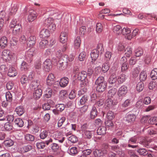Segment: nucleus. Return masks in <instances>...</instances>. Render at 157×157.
<instances>
[{
  "instance_id": "obj_1",
  "label": "nucleus",
  "mask_w": 157,
  "mask_h": 157,
  "mask_svg": "<svg viewBox=\"0 0 157 157\" xmlns=\"http://www.w3.org/2000/svg\"><path fill=\"white\" fill-rule=\"evenodd\" d=\"M10 26L13 28L12 33L14 35L19 34L22 29V27L20 23H17L16 20H13L11 22Z\"/></svg>"
},
{
  "instance_id": "obj_2",
  "label": "nucleus",
  "mask_w": 157,
  "mask_h": 157,
  "mask_svg": "<svg viewBox=\"0 0 157 157\" xmlns=\"http://www.w3.org/2000/svg\"><path fill=\"white\" fill-rule=\"evenodd\" d=\"M87 76L86 72L84 71L79 72L78 75V78L81 81V85L82 87L84 86L88 83V81L86 79Z\"/></svg>"
},
{
  "instance_id": "obj_3",
  "label": "nucleus",
  "mask_w": 157,
  "mask_h": 157,
  "mask_svg": "<svg viewBox=\"0 0 157 157\" xmlns=\"http://www.w3.org/2000/svg\"><path fill=\"white\" fill-rule=\"evenodd\" d=\"M35 54V50L34 48H31L28 50L26 52V58L29 63L32 61L33 56Z\"/></svg>"
},
{
  "instance_id": "obj_4",
  "label": "nucleus",
  "mask_w": 157,
  "mask_h": 157,
  "mask_svg": "<svg viewBox=\"0 0 157 157\" xmlns=\"http://www.w3.org/2000/svg\"><path fill=\"white\" fill-rule=\"evenodd\" d=\"M56 78L52 73L49 74L47 76L46 79V84L49 86H52L55 81Z\"/></svg>"
},
{
  "instance_id": "obj_5",
  "label": "nucleus",
  "mask_w": 157,
  "mask_h": 157,
  "mask_svg": "<svg viewBox=\"0 0 157 157\" xmlns=\"http://www.w3.org/2000/svg\"><path fill=\"white\" fill-rule=\"evenodd\" d=\"M12 56L11 52L9 50L5 49L2 52V58L4 60H9Z\"/></svg>"
},
{
  "instance_id": "obj_6",
  "label": "nucleus",
  "mask_w": 157,
  "mask_h": 157,
  "mask_svg": "<svg viewBox=\"0 0 157 157\" xmlns=\"http://www.w3.org/2000/svg\"><path fill=\"white\" fill-rule=\"evenodd\" d=\"M121 33L125 36V37L128 40H130L132 38L131 33V30L128 28H124L122 29Z\"/></svg>"
},
{
  "instance_id": "obj_7",
  "label": "nucleus",
  "mask_w": 157,
  "mask_h": 157,
  "mask_svg": "<svg viewBox=\"0 0 157 157\" xmlns=\"http://www.w3.org/2000/svg\"><path fill=\"white\" fill-rule=\"evenodd\" d=\"M127 91V87L124 85L122 86L119 89L118 95L119 97H123L126 94Z\"/></svg>"
},
{
  "instance_id": "obj_8",
  "label": "nucleus",
  "mask_w": 157,
  "mask_h": 157,
  "mask_svg": "<svg viewBox=\"0 0 157 157\" xmlns=\"http://www.w3.org/2000/svg\"><path fill=\"white\" fill-rule=\"evenodd\" d=\"M31 81L30 87L32 89L35 90L36 89L40 88L41 86L37 79H34Z\"/></svg>"
},
{
  "instance_id": "obj_9",
  "label": "nucleus",
  "mask_w": 157,
  "mask_h": 157,
  "mask_svg": "<svg viewBox=\"0 0 157 157\" xmlns=\"http://www.w3.org/2000/svg\"><path fill=\"white\" fill-rule=\"evenodd\" d=\"M49 135V132L48 130L42 129L40 130L39 137L40 139L44 140Z\"/></svg>"
},
{
  "instance_id": "obj_10",
  "label": "nucleus",
  "mask_w": 157,
  "mask_h": 157,
  "mask_svg": "<svg viewBox=\"0 0 157 157\" xmlns=\"http://www.w3.org/2000/svg\"><path fill=\"white\" fill-rule=\"evenodd\" d=\"M125 118L126 121L128 122H133L135 120L136 116L134 114L128 112L126 114Z\"/></svg>"
},
{
  "instance_id": "obj_11",
  "label": "nucleus",
  "mask_w": 157,
  "mask_h": 157,
  "mask_svg": "<svg viewBox=\"0 0 157 157\" xmlns=\"http://www.w3.org/2000/svg\"><path fill=\"white\" fill-rule=\"evenodd\" d=\"M131 105V100L127 99L125 100L123 103L120 105V108L121 109L122 111H124L126 109H125V108Z\"/></svg>"
},
{
  "instance_id": "obj_12",
  "label": "nucleus",
  "mask_w": 157,
  "mask_h": 157,
  "mask_svg": "<svg viewBox=\"0 0 157 157\" xmlns=\"http://www.w3.org/2000/svg\"><path fill=\"white\" fill-rule=\"evenodd\" d=\"M36 37L35 36H31L28 39L27 45L29 47H32L34 46L36 43Z\"/></svg>"
},
{
  "instance_id": "obj_13",
  "label": "nucleus",
  "mask_w": 157,
  "mask_h": 157,
  "mask_svg": "<svg viewBox=\"0 0 157 157\" xmlns=\"http://www.w3.org/2000/svg\"><path fill=\"white\" fill-rule=\"evenodd\" d=\"M150 140L149 139L144 138L140 141V143L147 148H150L151 145L150 144Z\"/></svg>"
},
{
  "instance_id": "obj_14",
  "label": "nucleus",
  "mask_w": 157,
  "mask_h": 157,
  "mask_svg": "<svg viewBox=\"0 0 157 157\" xmlns=\"http://www.w3.org/2000/svg\"><path fill=\"white\" fill-rule=\"evenodd\" d=\"M29 13V14L28 17V20L29 22H31L36 19V12L33 10H30Z\"/></svg>"
},
{
  "instance_id": "obj_15",
  "label": "nucleus",
  "mask_w": 157,
  "mask_h": 157,
  "mask_svg": "<svg viewBox=\"0 0 157 157\" xmlns=\"http://www.w3.org/2000/svg\"><path fill=\"white\" fill-rule=\"evenodd\" d=\"M52 63L50 59H47L44 62L43 65L45 71H48L52 68Z\"/></svg>"
},
{
  "instance_id": "obj_16",
  "label": "nucleus",
  "mask_w": 157,
  "mask_h": 157,
  "mask_svg": "<svg viewBox=\"0 0 157 157\" xmlns=\"http://www.w3.org/2000/svg\"><path fill=\"white\" fill-rule=\"evenodd\" d=\"M59 40L61 43L65 44L67 40V33L66 32H62L60 36Z\"/></svg>"
},
{
  "instance_id": "obj_17",
  "label": "nucleus",
  "mask_w": 157,
  "mask_h": 157,
  "mask_svg": "<svg viewBox=\"0 0 157 157\" xmlns=\"http://www.w3.org/2000/svg\"><path fill=\"white\" fill-rule=\"evenodd\" d=\"M69 81V78L67 77H63L60 79L59 84L61 87H64L68 84Z\"/></svg>"
},
{
  "instance_id": "obj_18",
  "label": "nucleus",
  "mask_w": 157,
  "mask_h": 157,
  "mask_svg": "<svg viewBox=\"0 0 157 157\" xmlns=\"http://www.w3.org/2000/svg\"><path fill=\"white\" fill-rule=\"evenodd\" d=\"M99 52L97 50V49H94L92 50L90 53V56L93 61H95L98 58Z\"/></svg>"
},
{
  "instance_id": "obj_19",
  "label": "nucleus",
  "mask_w": 157,
  "mask_h": 157,
  "mask_svg": "<svg viewBox=\"0 0 157 157\" xmlns=\"http://www.w3.org/2000/svg\"><path fill=\"white\" fill-rule=\"evenodd\" d=\"M32 146L27 145L20 147L19 150L20 153H23L30 151L32 149Z\"/></svg>"
},
{
  "instance_id": "obj_20",
  "label": "nucleus",
  "mask_w": 157,
  "mask_h": 157,
  "mask_svg": "<svg viewBox=\"0 0 157 157\" xmlns=\"http://www.w3.org/2000/svg\"><path fill=\"white\" fill-rule=\"evenodd\" d=\"M50 36V33L48 30L46 29H42L40 32V36L41 38H45Z\"/></svg>"
},
{
  "instance_id": "obj_21",
  "label": "nucleus",
  "mask_w": 157,
  "mask_h": 157,
  "mask_svg": "<svg viewBox=\"0 0 157 157\" xmlns=\"http://www.w3.org/2000/svg\"><path fill=\"white\" fill-rule=\"evenodd\" d=\"M52 91L51 88L48 87L46 88V90L44 91L45 94L43 95V97L45 98H50L52 96Z\"/></svg>"
},
{
  "instance_id": "obj_22",
  "label": "nucleus",
  "mask_w": 157,
  "mask_h": 157,
  "mask_svg": "<svg viewBox=\"0 0 157 157\" xmlns=\"http://www.w3.org/2000/svg\"><path fill=\"white\" fill-rule=\"evenodd\" d=\"M17 73L16 69L13 67L9 68L8 70V75L10 77H13L17 75Z\"/></svg>"
},
{
  "instance_id": "obj_23",
  "label": "nucleus",
  "mask_w": 157,
  "mask_h": 157,
  "mask_svg": "<svg viewBox=\"0 0 157 157\" xmlns=\"http://www.w3.org/2000/svg\"><path fill=\"white\" fill-rule=\"evenodd\" d=\"M42 91L40 88L36 89L33 93V95L34 98L38 99L41 96Z\"/></svg>"
},
{
  "instance_id": "obj_24",
  "label": "nucleus",
  "mask_w": 157,
  "mask_h": 157,
  "mask_svg": "<svg viewBox=\"0 0 157 157\" xmlns=\"http://www.w3.org/2000/svg\"><path fill=\"white\" fill-rule=\"evenodd\" d=\"M8 44L7 38L3 36L0 39V46L2 48H4L7 46Z\"/></svg>"
},
{
  "instance_id": "obj_25",
  "label": "nucleus",
  "mask_w": 157,
  "mask_h": 157,
  "mask_svg": "<svg viewBox=\"0 0 157 157\" xmlns=\"http://www.w3.org/2000/svg\"><path fill=\"white\" fill-rule=\"evenodd\" d=\"M98 112L96 106H93L90 112V117L91 119H94L97 116Z\"/></svg>"
},
{
  "instance_id": "obj_26",
  "label": "nucleus",
  "mask_w": 157,
  "mask_h": 157,
  "mask_svg": "<svg viewBox=\"0 0 157 157\" xmlns=\"http://www.w3.org/2000/svg\"><path fill=\"white\" fill-rule=\"evenodd\" d=\"M105 105L109 108H111L113 106L116 105V103L113 102L112 99L111 98H108L105 101Z\"/></svg>"
},
{
  "instance_id": "obj_27",
  "label": "nucleus",
  "mask_w": 157,
  "mask_h": 157,
  "mask_svg": "<svg viewBox=\"0 0 157 157\" xmlns=\"http://www.w3.org/2000/svg\"><path fill=\"white\" fill-rule=\"evenodd\" d=\"M14 124L16 126L19 127H22L24 125V122L22 119L18 118L15 120Z\"/></svg>"
},
{
  "instance_id": "obj_28",
  "label": "nucleus",
  "mask_w": 157,
  "mask_h": 157,
  "mask_svg": "<svg viewBox=\"0 0 157 157\" xmlns=\"http://www.w3.org/2000/svg\"><path fill=\"white\" fill-rule=\"evenodd\" d=\"M25 111L24 108L22 106H18L15 109V111L19 116L22 115L25 112Z\"/></svg>"
},
{
  "instance_id": "obj_29",
  "label": "nucleus",
  "mask_w": 157,
  "mask_h": 157,
  "mask_svg": "<svg viewBox=\"0 0 157 157\" xmlns=\"http://www.w3.org/2000/svg\"><path fill=\"white\" fill-rule=\"evenodd\" d=\"M107 83H103L100 85H97L96 90L99 92L104 91L106 88Z\"/></svg>"
},
{
  "instance_id": "obj_30",
  "label": "nucleus",
  "mask_w": 157,
  "mask_h": 157,
  "mask_svg": "<svg viewBox=\"0 0 157 157\" xmlns=\"http://www.w3.org/2000/svg\"><path fill=\"white\" fill-rule=\"evenodd\" d=\"M106 128L104 126L99 127L97 130V133L98 135H102L106 133Z\"/></svg>"
},
{
  "instance_id": "obj_31",
  "label": "nucleus",
  "mask_w": 157,
  "mask_h": 157,
  "mask_svg": "<svg viewBox=\"0 0 157 157\" xmlns=\"http://www.w3.org/2000/svg\"><path fill=\"white\" fill-rule=\"evenodd\" d=\"M122 28L121 26L119 25L114 26L113 28V32L116 34L118 35L121 34Z\"/></svg>"
},
{
  "instance_id": "obj_32",
  "label": "nucleus",
  "mask_w": 157,
  "mask_h": 157,
  "mask_svg": "<svg viewBox=\"0 0 157 157\" xmlns=\"http://www.w3.org/2000/svg\"><path fill=\"white\" fill-rule=\"evenodd\" d=\"M81 42V39L79 36H77L75 38L74 43L75 48L78 49L80 47Z\"/></svg>"
},
{
  "instance_id": "obj_33",
  "label": "nucleus",
  "mask_w": 157,
  "mask_h": 157,
  "mask_svg": "<svg viewBox=\"0 0 157 157\" xmlns=\"http://www.w3.org/2000/svg\"><path fill=\"white\" fill-rule=\"evenodd\" d=\"M8 70L7 68L5 65H2L0 66V73L3 76L6 75Z\"/></svg>"
},
{
  "instance_id": "obj_34",
  "label": "nucleus",
  "mask_w": 157,
  "mask_h": 157,
  "mask_svg": "<svg viewBox=\"0 0 157 157\" xmlns=\"http://www.w3.org/2000/svg\"><path fill=\"white\" fill-rule=\"evenodd\" d=\"M95 84L97 85H100L103 83H107L106 81H105L103 77H99L96 80L95 82Z\"/></svg>"
},
{
  "instance_id": "obj_35",
  "label": "nucleus",
  "mask_w": 157,
  "mask_h": 157,
  "mask_svg": "<svg viewBox=\"0 0 157 157\" xmlns=\"http://www.w3.org/2000/svg\"><path fill=\"white\" fill-rule=\"evenodd\" d=\"M25 138L26 140L29 142L33 141L35 140V136L29 134H26L25 136Z\"/></svg>"
},
{
  "instance_id": "obj_36",
  "label": "nucleus",
  "mask_w": 157,
  "mask_h": 157,
  "mask_svg": "<svg viewBox=\"0 0 157 157\" xmlns=\"http://www.w3.org/2000/svg\"><path fill=\"white\" fill-rule=\"evenodd\" d=\"M127 78V77L125 74H122L118 76L117 79L119 83H121L124 82Z\"/></svg>"
},
{
  "instance_id": "obj_37",
  "label": "nucleus",
  "mask_w": 157,
  "mask_h": 157,
  "mask_svg": "<svg viewBox=\"0 0 157 157\" xmlns=\"http://www.w3.org/2000/svg\"><path fill=\"white\" fill-rule=\"evenodd\" d=\"M68 56L66 55H62L59 58V60L65 63V65L67 66L68 62Z\"/></svg>"
},
{
  "instance_id": "obj_38",
  "label": "nucleus",
  "mask_w": 157,
  "mask_h": 157,
  "mask_svg": "<svg viewBox=\"0 0 157 157\" xmlns=\"http://www.w3.org/2000/svg\"><path fill=\"white\" fill-rule=\"evenodd\" d=\"M93 134V131H86L84 132V137L85 138L90 139L91 138Z\"/></svg>"
},
{
  "instance_id": "obj_39",
  "label": "nucleus",
  "mask_w": 157,
  "mask_h": 157,
  "mask_svg": "<svg viewBox=\"0 0 157 157\" xmlns=\"http://www.w3.org/2000/svg\"><path fill=\"white\" fill-rule=\"evenodd\" d=\"M150 76L153 80L157 79V68L153 69L150 74Z\"/></svg>"
},
{
  "instance_id": "obj_40",
  "label": "nucleus",
  "mask_w": 157,
  "mask_h": 157,
  "mask_svg": "<svg viewBox=\"0 0 157 157\" xmlns=\"http://www.w3.org/2000/svg\"><path fill=\"white\" fill-rule=\"evenodd\" d=\"M88 106L85 105H83L79 109V114L81 115H82L85 114L87 111L88 109Z\"/></svg>"
},
{
  "instance_id": "obj_41",
  "label": "nucleus",
  "mask_w": 157,
  "mask_h": 157,
  "mask_svg": "<svg viewBox=\"0 0 157 157\" xmlns=\"http://www.w3.org/2000/svg\"><path fill=\"white\" fill-rule=\"evenodd\" d=\"M88 98L89 96L86 95L82 96L79 101L80 104L81 105L85 104L87 101Z\"/></svg>"
},
{
  "instance_id": "obj_42",
  "label": "nucleus",
  "mask_w": 157,
  "mask_h": 157,
  "mask_svg": "<svg viewBox=\"0 0 157 157\" xmlns=\"http://www.w3.org/2000/svg\"><path fill=\"white\" fill-rule=\"evenodd\" d=\"M48 40H41L39 44V47L40 48H46L48 44Z\"/></svg>"
},
{
  "instance_id": "obj_43",
  "label": "nucleus",
  "mask_w": 157,
  "mask_h": 157,
  "mask_svg": "<svg viewBox=\"0 0 157 157\" xmlns=\"http://www.w3.org/2000/svg\"><path fill=\"white\" fill-rule=\"evenodd\" d=\"M144 84L142 82H140L138 83L136 87V90L139 92L142 91L144 88Z\"/></svg>"
},
{
  "instance_id": "obj_44",
  "label": "nucleus",
  "mask_w": 157,
  "mask_h": 157,
  "mask_svg": "<svg viewBox=\"0 0 157 157\" xmlns=\"http://www.w3.org/2000/svg\"><path fill=\"white\" fill-rule=\"evenodd\" d=\"M56 108L58 111L61 112L63 111L65 108V105L63 104H58L56 105Z\"/></svg>"
},
{
  "instance_id": "obj_45",
  "label": "nucleus",
  "mask_w": 157,
  "mask_h": 157,
  "mask_svg": "<svg viewBox=\"0 0 157 157\" xmlns=\"http://www.w3.org/2000/svg\"><path fill=\"white\" fill-rule=\"evenodd\" d=\"M117 80V78L116 76L114 75H111L109 79V82L110 84H115Z\"/></svg>"
},
{
  "instance_id": "obj_46",
  "label": "nucleus",
  "mask_w": 157,
  "mask_h": 157,
  "mask_svg": "<svg viewBox=\"0 0 157 157\" xmlns=\"http://www.w3.org/2000/svg\"><path fill=\"white\" fill-rule=\"evenodd\" d=\"M117 91V90L116 88L111 89L108 92V96L109 97H113L115 95Z\"/></svg>"
},
{
  "instance_id": "obj_47",
  "label": "nucleus",
  "mask_w": 157,
  "mask_h": 157,
  "mask_svg": "<svg viewBox=\"0 0 157 157\" xmlns=\"http://www.w3.org/2000/svg\"><path fill=\"white\" fill-rule=\"evenodd\" d=\"M28 78L25 75H23L21 78V83L24 86H26L28 82Z\"/></svg>"
},
{
  "instance_id": "obj_48",
  "label": "nucleus",
  "mask_w": 157,
  "mask_h": 157,
  "mask_svg": "<svg viewBox=\"0 0 157 157\" xmlns=\"http://www.w3.org/2000/svg\"><path fill=\"white\" fill-rule=\"evenodd\" d=\"M147 75L145 71H142L140 75V79L141 81H145L147 78Z\"/></svg>"
},
{
  "instance_id": "obj_49",
  "label": "nucleus",
  "mask_w": 157,
  "mask_h": 157,
  "mask_svg": "<svg viewBox=\"0 0 157 157\" xmlns=\"http://www.w3.org/2000/svg\"><path fill=\"white\" fill-rule=\"evenodd\" d=\"M125 56L129 57L132 53L131 48L130 47H127L124 51Z\"/></svg>"
},
{
  "instance_id": "obj_50",
  "label": "nucleus",
  "mask_w": 157,
  "mask_h": 157,
  "mask_svg": "<svg viewBox=\"0 0 157 157\" xmlns=\"http://www.w3.org/2000/svg\"><path fill=\"white\" fill-rule=\"evenodd\" d=\"M86 53L84 52H82L80 54L78 57V59L80 61H83L86 59Z\"/></svg>"
},
{
  "instance_id": "obj_51",
  "label": "nucleus",
  "mask_w": 157,
  "mask_h": 157,
  "mask_svg": "<svg viewBox=\"0 0 157 157\" xmlns=\"http://www.w3.org/2000/svg\"><path fill=\"white\" fill-rule=\"evenodd\" d=\"M109 68V64L108 63H105L102 65L101 70L104 73H105L108 71Z\"/></svg>"
},
{
  "instance_id": "obj_52",
  "label": "nucleus",
  "mask_w": 157,
  "mask_h": 157,
  "mask_svg": "<svg viewBox=\"0 0 157 157\" xmlns=\"http://www.w3.org/2000/svg\"><path fill=\"white\" fill-rule=\"evenodd\" d=\"M143 53V51L140 48H138L135 51V55L136 57H139L142 56Z\"/></svg>"
},
{
  "instance_id": "obj_53",
  "label": "nucleus",
  "mask_w": 157,
  "mask_h": 157,
  "mask_svg": "<svg viewBox=\"0 0 157 157\" xmlns=\"http://www.w3.org/2000/svg\"><path fill=\"white\" fill-rule=\"evenodd\" d=\"M96 31L98 33H100L102 30L103 27L101 23H97L96 26Z\"/></svg>"
},
{
  "instance_id": "obj_54",
  "label": "nucleus",
  "mask_w": 157,
  "mask_h": 157,
  "mask_svg": "<svg viewBox=\"0 0 157 157\" xmlns=\"http://www.w3.org/2000/svg\"><path fill=\"white\" fill-rule=\"evenodd\" d=\"M29 66L25 62H23L21 66L20 69L21 71H26L28 69Z\"/></svg>"
},
{
  "instance_id": "obj_55",
  "label": "nucleus",
  "mask_w": 157,
  "mask_h": 157,
  "mask_svg": "<svg viewBox=\"0 0 157 157\" xmlns=\"http://www.w3.org/2000/svg\"><path fill=\"white\" fill-rule=\"evenodd\" d=\"M6 100L9 102H11L12 100V96L11 94L9 91L6 92Z\"/></svg>"
},
{
  "instance_id": "obj_56",
  "label": "nucleus",
  "mask_w": 157,
  "mask_h": 157,
  "mask_svg": "<svg viewBox=\"0 0 157 157\" xmlns=\"http://www.w3.org/2000/svg\"><path fill=\"white\" fill-rule=\"evenodd\" d=\"M137 152L141 155H145L147 154V150L144 148H140L137 150Z\"/></svg>"
},
{
  "instance_id": "obj_57",
  "label": "nucleus",
  "mask_w": 157,
  "mask_h": 157,
  "mask_svg": "<svg viewBox=\"0 0 157 157\" xmlns=\"http://www.w3.org/2000/svg\"><path fill=\"white\" fill-rule=\"evenodd\" d=\"M6 13L4 11H1L0 12V21L4 22L6 19Z\"/></svg>"
},
{
  "instance_id": "obj_58",
  "label": "nucleus",
  "mask_w": 157,
  "mask_h": 157,
  "mask_svg": "<svg viewBox=\"0 0 157 157\" xmlns=\"http://www.w3.org/2000/svg\"><path fill=\"white\" fill-rule=\"evenodd\" d=\"M12 126L11 124L9 122L6 123L4 126V128L6 130L10 131L12 128Z\"/></svg>"
},
{
  "instance_id": "obj_59",
  "label": "nucleus",
  "mask_w": 157,
  "mask_h": 157,
  "mask_svg": "<svg viewBox=\"0 0 157 157\" xmlns=\"http://www.w3.org/2000/svg\"><path fill=\"white\" fill-rule=\"evenodd\" d=\"M78 151L77 148L76 147H72L69 149L70 154L71 155H74L77 153Z\"/></svg>"
},
{
  "instance_id": "obj_60",
  "label": "nucleus",
  "mask_w": 157,
  "mask_h": 157,
  "mask_svg": "<svg viewBox=\"0 0 157 157\" xmlns=\"http://www.w3.org/2000/svg\"><path fill=\"white\" fill-rule=\"evenodd\" d=\"M137 138L136 136H135L130 138L128 141V144H134L136 143Z\"/></svg>"
},
{
  "instance_id": "obj_61",
  "label": "nucleus",
  "mask_w": 157,
  "mask_h": 157,
  "mask_svg": "<svg viewBox=\"0 0 157 157\" xmlns=\"http://www.w3.org/2000/svg\"><path fill=\"white\" fill-rule=\"evenodd\" d=\"M66 119V117H63L59 119L58 122V127H60L62 126L63 123L65 122Z\"/></svg>"
},
{
  "instance_id": "obj_62",
  "label": "nucleus",
  "mask_w": 157,
  "mask_h": 157,
  "mask_svg": "<svg viewBox=\"0 0 157 157\" xmlns=\"http://www.w3.org/2000/svg\"><path fill=\"white\" fill-rule=\"evenodd\" d=\"M69 141H70L72 143H75L78 140L77 137L74 135H72L69 137L68 138Z\"/></svg>"
},
{
  "instance_id": "obj_63",
  "label": "nucleus",
  "mask_w": 157,
  "mask_h": 157,
  "mask_svg": "<svg viewBox=\"0 0 157 157\" xmlns=\"http://www.w3.org/2000/svg\"><path fill=\"white\" fill-rule=\"evenodd\" d=\"M107 117L109 120H111L114 117V113L111 111H109L107 113Z\"/></svg>"
},
{
  "instance_id": "obj_64",
  "label": "nucleus",
  "mask_w": 157,
  "mask_h": 157,
  "mask_svg": "<svg viewBox=\"0 0 157 157\" xmlns=\"http://www.w3.org/2000/svg\"><path fill=\"white\" fill-rule=\"evenodd\" d=\"M53 22V20L52 18L49 17L45 20L44 24L46 25L47 27Z\"/></svg>"
}]
</instances>
